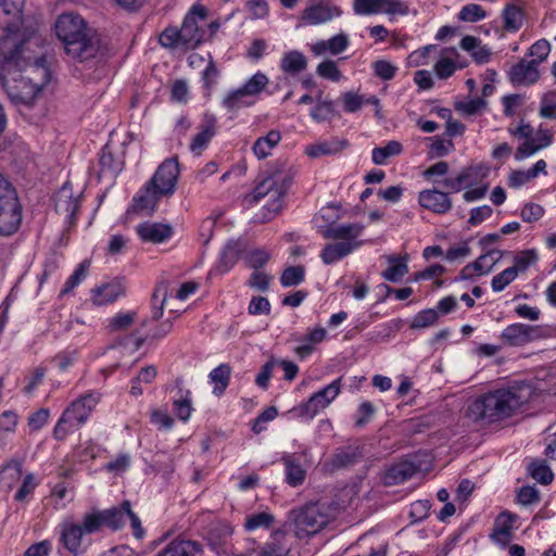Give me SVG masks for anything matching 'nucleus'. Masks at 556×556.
Segmentation results:
<instances>
[{"label": "nucleus", "instance_id": "1", "mask_svg": "<svg viewBox=\"0 0 556 556\" xmlns=\"http://www.w3.org/2000/svg\"><path fill=\"white\" fill-rule=\"evenodd\" d=\"M24 4L25 0H0V61L7 65L22 64L39 43L38 30L25 25Z\"/></svg>", "mask_w": 556, "mask_h": 556}, {"label": "nucleus", "instance_id": "64", "mask_svg": "<svg viewBox=\"0 0 556 556\" xmlns=\"http://www.w3.org/2000/svg\"><path fill=\"white\" fill-rule=\"evenodd\" d=\"M374 74L382 80H391L397 72V67L386 60H378L372 63Z\"/></svg>", "mask_w": 556, "mask_h": 556}, {"label": "nucleus", "instance_id": "46", "mask_svg": "<svg viewBox=\"0 0 556 556\" xmlns=\"http://www.w3.org/2000/svg\"><path fill=\"white\" fill-rule=\"evenodd\" d=\"M502 256L503 252L497 249H492L480 255L475 262H472L478 266L476 268L478 275L482 276L489 274L493 269L494 265L502 258Z\"/></svg>", "mask_w": 556, "mask_h": 556}, {"label": "nucleus", "instance_id": "45", "mask_svg": "<svg viewBox=\"0 0 556 556\" xmlns=\"http://www.w3.org/2000/svg\"><path fill=\"white\" fill-rule=\"evenodd\" d=\"M275 522V516L268 511H261L245 518L244 529L255 531L257 529H270Z\"/></svg>", "mask_w": 556, "mask_h": 556}, {"label": "nucleus", "instance_id": "62", "mask_svg": "<svg viewBox=\"0 0 556 556\" xmlns=\"http://www.w3.org/2000/svg\"><path fill=\"white\" fill-rule=\"evenodd\" d=\"M549 52L551 45L546 39H540L529 48V55L533 58L531 61L535 62V65L545 61Z\"/></svg>", "mask_w": 556, "mask_h": 556}, {"label": "nucleus", "instance_id": "17", "mask_svg": "<svg viewBox=\"0 0 556 556\" xmlns=\"http://www.w3.org/2000/svg\"><path fill=\"white\" fill-rule=\"evenodd\" d=\"M535 62L520 60L508 72V78L515 86H529L534 84L539 78V71Z\"/></svg>", "mask_w": 556, "mask_h": 556}, {"label": "nucleus", "instance_id": "27", "mask_svg": "<svg viewBox=\"0 0 556 556\" xmlns=\"http://www.w3.org/2000/svg\"><path fill=\"white\" fill-rule=\"evenodd\" d=\"M285 466L286 482L293 488L300 486L306 479V470L301 466L294 454H285L281 457Z\"/></svg>", "mask_w": 556, "mask_h": 556}, {"label": "nucleus", "instance_id": "57", "mask_svg": "<svg viewBox=\"0 0 556 556\" xmlns=\"http://www.w3.org/2000/svg\"><path fill=\"white\" fill-rule=\"evenodd\" d=\"M384 0H354L353 10L358 15H372L381 13V3Z\"/></svg>", "mask_w": 556, "mask_h": 556}, {"label": "nucleus", "instance_id": "20", "mask_svg": "<svg viewBox=\"0 0 556 556\" xmlns=\"http://www.w3.org/2000/svg\"><path fill=\"white\" fill-rule=\"evenodd\" d=\"M60 527V542L70 553L78 555L81 547L83 535L85 534L80 525L65 521Z\"/></svg>", "mask_w": 556, "mask_h": 556}, {"label": "nucleus", "instance_id": "37", "mask_svg": "<svg viewBox=\"0 0 556 556\" xmlns=\"http://www.w3.org/2000/svg\"><path fill=\"white\" fill-rule=\"evenodd\" d=\"M231 376V367L228 364H220L214 368L210 375V381L214 383L213 393L217 396L224 394L227 389Z\"/></svg>", "mask_w": 556, "mask_h": 556}, {"label": "nucleus", "instance_id": "54", "mask_svg": "<svg viewBox=\"0 0 556 556\" xmlns=\"http://www.w3.org/2000/svg\"><path fill=\"white\" fill-rule=\"evenodd\" d=\"M316 73L319 77L329 79L334 83L339 81L342 77V73L339 70L337 62L329 59L320 62L317 65Z\"/></svg>", "mask_w": 556, "mask_h": 556}, {"label": "nucleus", "instance_id": "41", "mask_svg": "<svg viewBox=\"0 0 556 556\" xmlns=\"http://www.w3.org/2000/svg\"><path fill=\"white\" fill-rule=\"evenodd\" d=\"M402 143L396 140L389 141L384 147H377L371 152L372 162L377 165L386 164L387 160L401 154Z\"/></svg>", "mask_w": 556, "mask_h": 556}, {"label": "nucleus", "instance_id": "22", "mask_svg": "<svg viewBox=\"0 0 556 556\" xmlns=\"http://www.w3.org/2000/svg\"><path fill=\"white\" fill-rule=\"evenodd\" d=\"M349 45V36L344 33H339L327 40L316 41L311 46V51L316 56L324 55L327 52L337 55L345 51Z\"/></svg>", "mask_w": 556, "mask_h": 556}, {"label": "nucleus", "instance_id": "19", "mask_svg": "<svg viewBox=\"0 0 556 556\" xmlns=\"http://www.w3.org/2000/svg\"><path fill=\"white\" fill-rule=\"evenodd\" d=\"M362 244L361 241H340L336 243H328L320 252V258L326 265L337 263L351 254L355 249Z\"/></svg>", "mask_w": 556, "mask_h": 556}, {"label": "nucleus", "instance_id": "7", "mask_svg": "<svg viewBox=\"0 0 556 556\" xmlns=\"http://www.w3.org/2000/svg\"><path fill=\"white\" fill-rule=\"evenodd\" d=\"M23 220V206L16 189L0 173V236L10 237L16 233Z\"/></svg>", "mask_w": 556, "mask_h": 556}, {"label": "nucleus", "instance_id": "35", "mask_svg": "<svg viewBox=\"0 0 556 556\" xmlns=\"http://www.w3.org/2000/svg\"><path fill=\"white\" fill-rule=\"evenodd\" d=\"M527 330L526 324H513L502 331L501 339L509 346H522L529 343Z\"/></svg>", "mask_w": 556, "mask_h": 556}, {"label": "nucleus", "instance_id": "8", "mask_svg": "<svg viewBox=\"0 0 556 556\" xmlns=\"http://www.w3.org/2000/svg\"><path fill=\"white\" fill-rule=\"evenodd\" d=\"M342 14L340 7L331 0H308L301 12L300 22L305 26L326 24Z\"/></svg>", "mask_w": 556, "mask_h": 556}, {"label": "nucleus", "instance_id": "33", "mask_svg": "<svg viewBox=\"0 0 556 556\" xmlns=\"http://www.w3.org/2000/svg\"><path fill=\"white\" fill-rule=\"evenodd\" d=\"M307 67L306 56L298 50L286 52L280 60V68L283 73L296 75Z\"/></svg>", "mask_w": 556, "mask_h": 556}, {"label": "nucleus", "instance_id": "2", "mask_svg": "<svg viewBox=\"0 0 556 556\" xmlns=\"http://www.w3.org/2000/svg\"><path fill=\"white\" fill-rule=\"evenodd\" d=\"M529 389H497L479 396L469 407L468 417L475 422L492 424L515 414L529 401Z\"/></svg>", "mask_w": 556, "mask_h": 556}, {"label": "nucleus", "instance_id": "6", "mask_svg": "<svg viewBox=\"0 0 556 556\" xmlns=\"http://www.w3.org/2000/svg\"><path fill=\"white\" fill-rule=\"evenodd\" d=\"M41 48L42 38L39 35V43L31 47L29 51L30 55H28L29 58L24 59L22 64L7 65L0 61V67L2 71L8 73L24 72L25 75H23L21 78L36 87L38 90L42 91L43 88L51 81L52 72L48 65L47 59L41 52Z\"/></svg>", "mask_w": 556, "mask_h": 556}, {"label": "nucleus", "instance_id": "59", "mask_svg": "<svg viewBox=\"0 0 556 556\" xmlns=\"http://www.w3.org/2000/svg\"><path fill=\"white\" fill-rule=\"evenodd\" d=\"M516 278L515 268L508 267L492 278L491 287L494 292H501Z\"/></svg>", "mask_w": 556, "mask_h": 556}, {"label": "nucleus", "instance_id": "43", "mask_svg": "<svg viewBox=\"0 0 556 556\" xmlns=\"http://www.w3.org/2000/svg\"><path fill=\"white\" fill-rule=\"evenodd\" d=\"M529 475L543 485L552 483L554 473L544 460H533L528 466Z\"/></svg>", "mask_w": 556, "mask_h": 556}, {"label": "nucleus", "instance_id": "12", "mask_svg": "<svg viewBox=\"0 0 556 556\" xmlns=\"http://www.w3.org/2000/svg\"><path fill=\"white\" fill-rule=\"evenodd\" d=\"M419 205L438 215H444L452 210L453 202L448 192L438 189H426L418 194Z\"/></svg>", "mask_w": 556, "mask_h": 556}, {"label": "nucleus", "instance_id": "26", "mask_svg": "<svg viewBox=\"0 0 556 556\" xmlns=\"http://www.w3.org/2000/svg\"><path fill=\"white\" fill-rule=\"evenodd\" d=\"M348 146L349 141L346 139L331 138L307 146L305 153L314 159L323 155H334L343 151Z\"/></svg>", "mask_w": 556, "mask_h": 556}, {"label": "nucleus", "instance_id": "38", "mask_svg": "<svg viewBox=\"0 0 556 556\" xmlns=\"http://www.w3.org/2000/svg\"><path fill=\"white\" fill-rule=\"evenodd\" d=\"M281 135L278 130H270L266 136L260 137L253 144V152L258 159H265L270 151L279 143Z\"/></svg>", "mask_w": 556, "mask_h": 556}, {"label": "nucleus", "instance_id": "13", "mask_svg": "<svg viewBox=\"0 0 556 556\" xmlns=\"http://www.w3.org/2000/svg\"><path fill=\"white\" fill-rule=\"evenodd\" d=\"M420 465L413 460L405 459L390 466L383 477L382 481L384 485L392 486L404 483L412 479L416 473L420 471Z\"/></svg>", "mask_w": 556, "mask_h": 556}, {"label": "nucleus", "instance_id": "15", "mask_svg": "<svg viewBox=\"0 0 556 556\" xmlns=\"http://www.w3.org/2000/svg\"><path fill=\"white\" fill-rule=\"evenodd\" d=\"M159 189L154 186H150L148 180L132 198V210L135 212H142L146 214H152L162 198H165L163 193L157 192Z\"/></svg>", "mask_w": 556, "mask_h": 556}, {"label": "nucleus", "instance_id": "53", "mask_svg": "<svg viewBox=\"0 0 556 556\" xmlns=\"http://www.w3.org/2000/svg\"><path fill=\"white\" fill-rule=\"evenodd\" d=\"M232 534V528L228 523H218L210 531V545L217 548L224 545Z\"/></svg>", "mask_w": 556, "mask_h": 556}, {"label": "nucleus", "instance_id": "23", "mask_svg": "<svg viewBox=\"0 0 556 556\" xmlns=\"http://www.w3.org/2000/svg\"><path fill=\"white\" fill-rule=\"evenodd\" d=\"M514 518L510 514L502 513L495 520L494 528L490 539L496 545L505 548L513 539Z\"/></svg>", "mask_w": 556, "mask_h": 556}, {"label": "nucleus", "instance_id": "42", "mask_svg": "<svg viewBox=\"0 0 556 556\" xmlns=\"http://www.w3.org/2000/svg\"><path fill=\"white\" fill-rule=\"evenodd\" d=\"M178 394L179 396L175 399L173 403L174 410L180 420L187 421L193 410L191 392L189 390L179 389Z\"/></svg>", "mask_w": 556, "mask_h": 556}, {"label": "nucleus", "instance_id": "63", "mask_svg": "<svg viewBox=\"0 0 556 556\" xmlns=\"http://www.w3.org/2000/svg\"><path fill=\"white\" fill-rule=\"evenodd\" d=\"M439 313L434 308H428L419 312L412 321V328H426L435 324Z\"/></svg>", "mask_w": 556, "mask_h": 556}, {"label": "nucleus", "instance_id": "21", "mask_svg": "<svg viewBox=\"0 0 556 556\" xmlns=\"http://www.w3.org/2000/svg\"><path fill=\"white\" fill-rule=\"evenodd\" d=\"M362 458V450L356 445H345L336 448L331 458L329 459V466L331 470H339L355 465Z\"/></svg>", "mask_w": 556, "mask_h": 556}, {"label": "nucleus", "instance_id": "58", "mask_svg": "<svg viewBox=\"0 0 556 556\" xmlns=\"http://www.w3.org/2000/svg\"><path fill=\"white\" fill-rule=\"evenodd\" d=\"M104 526V520L101 511L87 514L80 523L81 530L85 534L98 532Z\"/></svg>", "mask_w": 556, "mask_h": 556}, {"label": "nucleus", "instance_id": "14", "mask_svg": "<svg viewBox=\"0 0 556 556\" xmlns=\"http://www.w3.org/2000/svg\"><path fill=\"white\" fill-rule=\"evenodd\" d=\"M217 121L213 114L205 113L201 124L199 125V132L193 137L190 143V151L194 155H201L202 152L208 147V143L216 135Z\"/></svg>", "mask_w": 556, "mask_h": 556}, {"label": "nucleus", "instance_id": "18", "mask_svg": "<svg viewBox=\"0 0 556 556\" xmlns=\"http://www.w3.org/2000/svg\"><path fill=\"white\" fill-rule=\"evenodd\" d=\"M137 235L144 242L161 243L169 239L173 229L169 225L144 222L136 227Z\"/></svg>", "mask_w": 556, "mask_h": 556}, {"label": "nucleus", "instance_id": "10", "mask_svg": "<svg viewBox=\"0 0 556 556\" xmlns=\"http://www.w3.org/2000/svg\"><path fill=\"white\" fill-rule=\"evenodd\" d=\"M178 177L179 163L177 159L170 157L159 165L149 181L150 186L159 189V193H163L164 197H172L176 191Z\"/></svg>", "mask_w": 556, "mask_h": 556}, {"label": "nucleus", "instance_id": "9", "mask_svg": "<svg viewBox=\"0 0 556 556\" xmlns=\"http://www.w3.org/2000/svg\"><path fill=\"white\" fill-rule=\"evenodd\" d=\"M206 20V9L202 5H193L185 16L180 31L181 46L185 49H194L204 37V29L199 26V21Z\"/></svg>", "mask_w": 556, "mask_h": 556}, {"label": "nucleus", "instance_id": "44", "mask_svg": "<svg viewBox=\"0 0 556 556\" xmlns=\"http://www.w3.org/2000/svg\"><path fill=\"white\" fill-rule=\"evenodd\" d=\"M321 91L317 97V104L312 109L311 116L314 121L320 123L330 121L336 115L334 104L331 100H323Z\"/></svg>", "mask_w": 556, "mask_h": 556}, {"label": "nucleus", "instance_id": "60", "mask_svg": "<svg viewBox=\"0 0 556 556\" xmlns=\"http://www.w3.org/2000/svg\"><path fill=\"white\" fill-rule=\"evenodd\" d=\"M470 178V173L468 169H464L454 178H445L442 181V186L446 189H450L452 192H459L466 187L470 186L468 181Z\"/></svg>", "mask_w": 556, "mask_h": 556}, {"label": "nucleus", "instance_id": "36", "mask_svg": "<svg viewBox=\"0 0 556 556\" xmlns=\"http://www.w3.org/2000/svg\"><path fill=\"white\" fill-rule=\"evenodd\" d=\"M241 250L237 241H229L222 251L219 262L216 270L219 274H225L230 270L238 262Z\"/></svg>", "mask_w": 556, "mask_h": 556}, {"label": "nucleus", "instance_id": "24", "mask_svg": "<svg viewBox=\"0 0 556 556\" xmlns=\"http://www.w3.org/2000/svg\"><path fill=\"white\" fill-rule=\"evenodd\" d=\"M364 226L361 224H340L329 225L327 228L321 230V235L325 239L341 240V241H356L361 236Z\"/></svg>", "mask_w": 556, "mask_h": 556}, {"label": "nucleus", "instance_id": "49", "mask_svg": "<svg viewBox=\"0 0 556 556\" xmlns=\"http://www.w3.org/2000/svg\"><path fill=\"white\" fill-rule=\"evenodd\" d=\"M389 261L392 264L382 271V277L390 282L401 281L408 271L406 262L404 260L400 261L395 257H390Z\"/></svg>", "mask_w": 556, "mask_h": 556}, {"label": "nucleus", "instance_id": "5", "mask_svg": "<svg viewBox=\"0 0 556 556\" xmlns=\"http://www.w3.org/2000/svg\"><path fill=\"white\" fill-rule=\"evenodd\" d=\"M99 399L97 393H87L73 401L58 420L53 438L63 441L70 433L79 429L87 421Z\"/></svg>", "mask_w": 556, "mask_h": 556}, {"label": "nucleus", "instance_id": "25", "mask_svg": "<svg viewBox=\"0 0 556 556\" xmlns=\"http://www.w3.org/2000/svg\"><path fill=\"white\" fill-rule=\"evenodd\" d=\"M291 544L287 542V533L282 530H275L270 534V541L266 542L257 556H288Z\"/></svg>", "mask_w": 556, "mask_h": 556}, {"label": "nucleus", "instance_id": "52", "mask_svg": "<svg viewBox=\"0 0 556 556\" xmlns=\"http://www.w3.org/2000/svg\"><path fill=\"white\" fill-rule=\"evenodd\" d=\"M539 260L538 253L535 250H525L519 252L514 257V266L516 275L519 273H525L531 265H534Z\"/></svg>", "mask_w": 556, "mask_h": 556}, {"label": "nucleus", "instance_id": "31", "mask_svg": "<svg viewBox=\"0 0 556 556\" xmlns=\"http://www.w3.org/2000/svg\"><path fill=\"white\" fill-rule=\"evenodd\" d=\"M78 207V199L73 197L67 188L63 187L55 198V211L59 214H64L72 223L75 219Z\"/></svg>", "mask_w": 556, "mask_h": 556}, {"label": "nucleus", "instance_id": "51", "mask_svg": "<svg viewBox=\"0 0 556 556\" xmlns=\"http://www.w3.org/2000/svg\"><path fill=\"white\" fill-rule=\"evenodd\" d=\"M304 277L305 269L303 266H290L282 271L280 276V283L285 288L299 286L303 282Z\"/></svg>", "mask_w": 556, "mask_h": 556}, {"label": "nucleus", "instance_id": "61", "mask_svg": "<svg viewBox=\"0 0 556 556\" xmlns=\"http://www.w3.org/2000/svg\"><path fill=\"white\" fill-rule=\"evenodd\" d=\"M540 116L547 119H556V92H548L542 97Z\"/></svg>", "mask_w": 556, "mask_h": 556}, {"label": "nucleus", "instance_id": "39", "mask_svg": "<svg viewBox=\"0 0 556 556\" xmlns=\"http://www.w3.org/2000/svg\"><path fill=\"white\" fill-rule=\"evenodd\" d=\"M222 104L227 111L236 112L242 108L253 105L254 100L250 96L245 94L243 89L240 87L228 92V94L223 99Z\"/></svg>", "mask_w": 556, "mask_h": 556}, {"label": "nucleus", "instance_id": "56", "mask_svg": "<svg viewBox=\"0 0 556 556\" xmlns=\"http://www.w3.org/2000/svg\"><path fill=\"white\" fill-rule=\"evenodd\" d=\"M136 312L117 313L108 325L110 331H122L128 329L136 319Z\"/></svg>", "mask_w": 556, "mask_h": 556}, {"label": "nucleus", "instance_id": "40", "mask_svg": "<svg viewBox=\"0 0 556 556\" xmlns=\"http://www.w3.org/2000/svg\"><path fill=\"white\" fill-rule=\"evenodd\" d=\"M327 406L323 401L314 393L305 403L294 407L292 413L300 418L312 420L320 410Z\"/></svg>", "mask_w": 556, "mask_h": 556}, {"label": "nucleus", "instance_id": "16", "mask_svg": "<svg viewBox=\"0 0 556 556\" xmlns=\"http://www.w3.org/2000/svg\"><path fill=\"white\" fill-rule=\"evenodd\" d=\"M41 91L23 78L8 84L7 93L11 101L17 105L30 108Z\"/></svg>", "mask_w": 556, "mask_h": 556}, {"label": "nucleus", "instance_id": "32", "mask_svg": "<svg viewBox=\"0 0 556 556\" xmlns=\"http://www.w3.org/2000/svg\"><path fill=\"white\" fill-rule=\"evenodd\" d=\"M503 29L507 33H517L523 25L525 12L514 4H506L502 11Z\"/></svg>", "mask_w": 556, "mask_h": 556}, {"label": "nucleus", "instance_id": "28", "mask_svg": "<svg viewBox=\"0 0 556 556\" xmlns=\"http://www.w3.org/2000/svg\"><path fill=\"white\" fill-rule=\"evenodd\" d=\"M94 305L102 306L116 301L125 293L123 286L118 282H110L91 290Z\"/></svg>", "mask_w": 556, "mask_h": 556}, {"label": "nucleus", "instance_id": "48", "mask_svg": "<svg viewBox=\"0 0 556 556\" xmlns=\"http://www.w3.org/2000/svg\"><path fill=\"white\" fill-rule=\"evenodd\" d=\"M89 266L90 262L88 260H85L80 264H78L74 273L65 281L61 290V295L70 293L87 277Z\"/></svg>", "mask_w": 556, "mask_h": 556}, {"label": "nucleus", "instance_id": "50", "mask_svg": "<svg viewBox=\"0 0 556 556\" xmlns=\"http://www.w3.org/2000/svg\"><path fill=\"white\" fill-rule=\"evenodd\" d=\"M268 83L267 76L262 72H257L241 88L245 94L253 99L266 88Z\"/></svg>", "mask_w": 556, "mask_h": 556}, {"label": "nucleus", "instance_id": "3", "mask_svg": "<svg viewBox=\"0 0 556 556\" xmlns=\"http://www.w3.org/2000/svg\"><path fill=\"white\" fill-rule=\"evenodd\" d=\"M55 34L63 42L66 53L80 62L94 58L100 50L99 37L90 34L79 15H60L55 23Z\"/></svg>", "mask_w": 556, "mask_h": 556}, {"label": "nucleus", "instance_id": "55", "mask_svg": "<svg viewBox=\"0 0 556 556\" xmlns=\"http://www.w3.org/2000/svg\"><path fill=\"white\" fill-rule=\"evenodd\" d=\"M486 16L484 9L477 3L464 5L458 13V20L462 22L475 23Z\"/></svg>", "mask_w": 556, "mask_h": 556}, {"label": "nucleus", "instance_id": "11", "mask_svg": "<svg viewBox=\"0 0 556 556\" xmlns=\"http://www.w3.org/2000/svg\"><path fill=\"white\" fill-rule=\"evenodd\" d=\"M269 177L275 184V199L270 203H266L263 207L262 222L273 219L282 210V199L287 194L293 184L294 175L291 170L275 172Z\"/></svg>", "mask_w": 556, "mask_h": 556}, {"label": "nucleus", "instance_id": "4", "mask_svg": "<svg viewBox=\"0 0 556 556\" xmlns=\"http://www.w3.org/2000/svg\"><path fill=\"white\" fill-rule=\"evenodd\" d=\"M337 507L326 502L308 503L301 508L293 509L292 516L295 527V536L305 539L318 533L332 519Z\"/></svg>", "mask_w": 556, "mask_h": 556}, {"label": "nucleus", "instance_id": "29", "mask_svg": "<svg viewBox=\"0 0 556 556\" xmlns=\"http://www.w3.org/2000/svg\"><path fill=\"white\" fill-rule=\"evenodd\" d=\"M202 547L195 541L176 539L172 541L157 556H198Z\"/></svg>", "mask_w": 556, "mask_h": 556}, {"label": "nucleus", "instance_id": "47", "mask_svg": "<svg viewBox=\"0 0 556 556\" xmlns=\"http://www.w3.org/2000/svg\"><path fill=\"white\" fill-rule=\"evenodd\" d=\"M100 167L103 174H113L116 175L122 172L124 167V162L121 159H116L108 146L102 149L100 155Z\"/></svg>", "mask_w": 556, "mask_h": 556}, {"label": "nucleus", "instance_id": "34", "mask_svg": "<svg viewBox=\"0 0 556 556\" xmlns=\"http://www.w3.org/2000/svg\"><path fill=\"white\" fill-rule=\"evenodd\" d=\"M104 526L117 530L123 527L127 515L130 514V502L124 501L118 507L101 510Z\"/></svg>", "mask_w": 556, "mask_h": 556}, {"label": "nucleus", "instance_id": "30", "mask_svg": "<svg viewBox=\"0 0 556 556\" xmlns=\"http://www.w3.org/2000/svg\"><path fill=\"white\" fill-rule=\"evenodd\" d=\"M275 184L276 182L268 175L254 187L251 193L244 197V203L248 206H253L260 203L267 195L269 197V201L267 203L273 202L275 199Z\"/></svg>", "mask_w": 556, "mask_h": 556}]
</instances>
